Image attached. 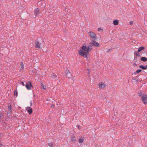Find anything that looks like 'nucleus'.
Returning <instances> with one entry per match:
<instances>
[{"instance_id": "1", "label": "nucleus", "mask_w": 147, "mask_h": 147, "mask_svg": "<svg viewBox=\"0 0 147 147\" xmlns=\"http://www.w3.org/2000/svg\"><path fill=\"white\" fill-rule=\"evenodd\" d=\"M92 49V47L91 46L89 45H84L82 47V49L84 51L88 53Z\"/></svg>"}, {"instance_id": "2", "label": "nucleus", "mask_w": 147, "mask_h": 147, "mask_svg": "<svg viewBox=\"0 0 147 147\" xmlns=\"http://www.w3.org/2000/svg\"><path fill=\"white\" fill-rule=\"evenodd\" d=\"M84 50L82 49H81L79 52V54L81 56H82L85 57H87V54H88V53L86 52V51H84Z\"/></svg>"}, {"instance_id": "3", "label": "nucleus", "mask_w": 147, "mask_h": 147, "mask_svg": "<svg viewBox=\"0 0 147 147\" xmlns=\"http://www.w3.org/2000/svg\"><path fill=\"white\" fill-rule=\"evenodd\" d=\"M142 102L145 105L147 104V96L146 94L142 95Z\"/></svg>"}, {"instance_id": "4", "label": "nucleus", "mask_w": 147, "mask_h": 147, "mask_svg": "<svg viewBox=\"0 0 147 147\" xmlns=\"http://www.w3.org/2000/svg\"><path fill=\"white\" fill-rule=\"evenodd\" d=\"M25 86L28 90H30L31 89V87H32V86L31 84V82L28 81L26 84Z\"/></svg>"}, {"instance_id": "5", "label": "nucleus", "mask_w": 147, "mask_h": 147, "mask_svg": "<svg viewBox=\"0 0 147 147\" xmlns=\"http://www.w3.org/2000/svg\"><path fill=\"white\" fill-rule=\"evenodd\" d=\"M90 44L92 46H96V47L99 46V43L94 40H92V41H91L90 42Z\"/></svg>"}, {"instance_id": "6", "label": "nucleus", "mask_w": 147, "mask_h": 147, "mask_svg": "<svg viewBox=\"0 0 147 147\" xmlns=\"http://www.w3.org/2000/svg\"><path fill=\"white\" fill-rule=\"evenodd\" d=\"M89 34L91 38L94 39L96 38V34L93 32L90 31Z\"/></svg>"}, {"instance_id": "7", "label": "nucleus", "mask_w": 147, "mask_h": 147, "mask_svg": "<svg viewBox=\"0 0 147 147\" xmlns=\"http://www.w3.org/2000/svg\"><path fill=\"white\" fill-rule=\"evenodd\" d=\"M26 109L28 112L29 114H30L32 113V110L31 107H27L26 108Z\"/></svg>"}, {"instance_id": "8", "label": "nucleus", "mask_w": 147, "mask_h": 147, "mask_svg": "<svg viewBox=\"0 0 147 147\" xmlns=\"http://www.w3.org/2000/svg\"><path fill=\"white\" fill-rule=\"evenodd\" d=\"M98 86H99V88L101 89L104 88L106 86L105 84L102 83L99 84L98 85Z\"/></svg>"}, {"instance_id": "9", "label": "nucleus", "mask_w": 147, "mask_h": 147, "mask_svg": "<svg viewBox=\"0 0 147 147\" xmlns=\"http://www.w3.org/2000/svg\"><path fill=\"white\" fill-rule=\"evenodd\" d=\"M39 11V9L38 8H36L34 10V15L36 16H37L38 13Z\"/></svg>"}, {"instance_id": "10", "label": "nucleus", "mask_w": 147, "mask_h": 147, "mask_svg": "<svg viewBox=\"0 0 147 147\" xmlns=\"http://www.w3.org/2000/svg\"><path fill=\"white\" fill-rule=\"evenodd\" d=\"M139 67L144 70H145L147 69V65L144 66L143 65H140L139 66Z\"/></svg>"}, {"instance_id": "11", "label": "nucleus", "mask_w": 147, "mask_h": 147, "mask_svg": "<svg viewBox=\"0 0 147 147\" xmlns=\"http://www.w3.org/2000/svg\"><path fill=\"white\" fill-rule=\"evenodd\" d=\"M66 76L69 78H70L71 76V73L69 71H67V72H66Z\"/></svg>"}, {"instance_id": "12", "label": "nucleus", "mask_w": 147, "mask_h": 147, "mask_svg": "<svg viewBox=\"0 0 147 147\" xmlns=\"http://www.w3.org/2000/svg\"><path fill=\"white\" fill-rule=\"evenodd\" d=\"M35 47L36 48H40V45L39 44V42H35Z\"/></svg>"}, {"instance_id": "13", "label": "nucleus", "mask_w": 147, "mask_h": 147, "mask_svg": "<svg viewBox=\"0 0 147 147\" xmlns=\"http://www.w3.org/2000/svg\"><path fill=\"white\" fill-rule=\"evenodd\" d=\"M76 137L74 135H72L71 137V140L72 142H75L76 141Z\"/></svg>"}, {"instance_id": "14", "label": "nucleus", "mask_w": 147, "mask_h": 147, "mask_svg": "<svg viewBox=\"0 0 147 147\" xmlns=\"http://www.w3.org/2000/svg\"><path fill=\"white\" fill-rule=\"evenodd\" d=\"M140 60L141 61L145 62L147 61V58L145 57H141Z\"/></svg>"}, {"instance_id": "15", "label": "nucleus", "mask_w": 147, "mask_h": 147, "mask_svg": "<svg viewBox=\"0 0 147 147\" xmlns=\"http://www.w3.org/2000/svg\"><path fill=\"white\" fill-rule=\"evenodd\" d=\"M113 23L115 25H117L119 23V21L117 20H115L113 21Z\"/></svg>"}, {"instance_id": "16", "label": "nucleus", "mask_w": 147, "mask_h": 147, "mask_svg": "<svg viewBox=\"0 0 147 147\" xmlns=\"http://www.w3.org/2000/svg\"><path fill=\"white\" fill-rule=\"evenodd\" d=\"M24 68V65L23 64V62L21 63V65L20 67V70H22Z\"/></svg>"}, {"instance_id": "17", "label": "nucleus", "mask_w": 147, "mask_h": 147, "mask_svg": "<svg viewBox=\"0 0 147 147\" xmlns=\"http://www.w3.org/2000/svg\"><path fill=\"white\" fill-rule=\"evenodd\" d=\"M144 49V48L143 47H141L139 48L138 52H140L141 51Z\"/></svg>"}, {"instance_id": "18", "label": "nucleus", "mask_w": 147, "mask_h": 147, "mask_svg": "<svg viewBox=\"0 0 147 147\" xmlns=\"http://www.w3.org/2000/svg\"><path fill=\"white\" fill-rule=\"evenodd\" d=\"M84 139L83 138H81L79 139V142L80 143H82L84 141Z\"/></svg>"}, {"instance_id": "19", "label": "nucleus", "mask_w": 147, "mask_h": 147, "mask_svg": "<svg viewBox=\"0 0 147 147\" xmlns=\"http://www.w3.org/2000/svg\"><path fill=\"white\" fill-rule=\"evenodd\" d=\"M142 71L141 69H138L135 72H134V74H138L140 72Z\"/></svg>"}, {"instance_id": "20", "label": "nucleus", "mask_w": 147, "mask_h": 147, "mask_svg": "<svg viewBox=\"0 0 147 147\" xmlns=\"http://www.w3.org/2000/svg\"><path fill=\"white\" fill-rule=\"evenodd\" d=\"M41 88L42 89H45L46 88V86L44 85L42 83L41 84Z\"/></svg>"}, {"instance_id": "21", "label": "nucleus", "mask_w": 147, "mask_h": 147, "mask_svg": "<svg viewBox=\"0 0 147 147\" xmlns=\"http://www.w3.org/2000/svg\"><path fill=\"white\" fill-rule=\"evenodd\" d=\"M8 109H9V113H11V106H9L8 107Z\"/></svg>"}, {"instance_id": "22", "label": "nucleus", "mask_w": 147, "mask_h": 147, "mask_svg": "<svg viewBox=\"0 0 147 147\" xmlns=\"http://www.w3.org/2000/svg\"><path fill=\"white\" fill-rule=\"evenodd\" d=\"M14 95L16 96H18V92L16 90L14 91Z\"/></svg>"}, {"instance_id": "23", "label": "nucleus", "mask_w": 147, "mask_h": 147, "mask_svg": "<svg viewBox=\"0 0 147 147\" xmlns=\"http://www.w3.org/2000/svg\"><path fill=\"white\" fill-rule=\"evenodd\" d=\"M3 116V113H0V119H1Z\"/></svg>"}, {"instance_id": "24", "label": "nucleus", "mask_w": 147, "mask_h": 147, "mask_svg": "<svg viewBox=\"0 0 147 147\" xmlns=\"http://www.w3.org/2000/svg\"><path fill=\"white\" fill-rule=\"evenodd\" d=\"M98 32H100L101 30H103V29L102 28H98Z\"/></svg>"}, {"instance_id": "25", "label": "nucleus", "mask_w": 147, "mask_h": 147, "mask_svg": "<svg viewBox=\"0 0 147 147\" xmlns=\"http://www.w3.org/2000/svg\"><path fill=\"white\" fill-rule=\"evenodd\" d=\"M52 77L53 78H56L57 77V76L56 75H55L54 74H53L52 76Z\"/></svg>"}, {"instance_id": "26", "label": "nucleus", "mask_w": 147, "mask_h": 147, "mask_svg": "<svg viewBox=\"0 0 147 147\" xmlns=\"http://www.w3.org/2000/svg\"><path fill=\"white\" fill-rule=\"evenodd\" d=\"M49 146H53V144L51 143H50L49 144Z\"/></svg>"}, {"instance_id": "27", "label": "nucleus", "mask_w": 147, "mask_h": 147, "mask_svg": "<svg viewBox=\"0 0 147 147\" xmlns=\"http://www.w3.org/2000/svg\"><path fill=\"white\" fill-rule=\"evenodd\" d=\"M133 23V22L132 21H131L129 22V24L130 25H132Z\"/></svg>"}, {"instance_id": "28", "label": "nucleus", "mask_w": 147, "mask_h": 147, "mask_svg": "<svg viewBox=\"0 0 147 147\" xmlns=\"http://www.w3.org/2000/svg\"><path fill=\"white\" fill-rule=\"evenodd\" d=\"M77 127L79 129H80V126L79 125H77Z\"/></svg>"}, {"instance_id": "29", "label": "nucleus", "mask_w": 147, "mask_h": 147, "mask_svg": "<svg viewBox=\"0 0 147 147\" xmlns=\"http://www.w3.org/2000/svg\"><path fill=\"white\" fill-rule=\"evenodd\" d=\"M21 83L22 84V85L23 86H24V85H25L24 84V83L23 82H21Z\"/></svg>"}, {"instance_id": "30", "label": "nucleus", "mask_w": 147, "mask_h": 147, "mask_svg": "<svg viewBox=\"0 0 147 147\" xmlns=\"http://www.w3.org/2000/svg\"><path fill=\"white\" fill-rule=\"evenodd\" d=\"M32 105V101H31L30 102V106H31Z\"/></svg>"}, {"instance_id": "31", "label": "nucleus", "mask_w": 147, "mask_h": 147, "mask_svg": "<svg viewBox=\"0 0 147 147\" xmlns=\"http://www.w3.org/2000/svg\"><path fill=\"white\" fill-rule=\"evenodd\" d=\"M2 146V145L0 143V147H1V146Z\"/></svg>"}, {"instance_id": "32", "label": "nucleus", "mask_w": 147, "mask_h": 147, "mask_svg": "<svg viewBox=\"0 0 147 147\" xmlns=\"http://www.w3.org/2000/svg\"><path fill=\"white\" fill-rule=\"evenodd\" d=\"M136 55L137 56H138V54L137 53L136 54Z\"/></svg>"}]
</instances>
